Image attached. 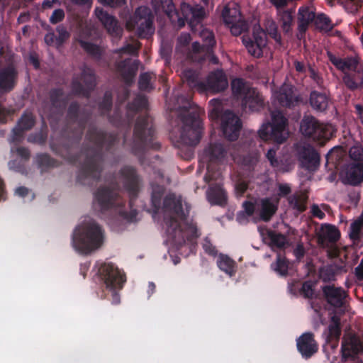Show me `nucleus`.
<instances>
[{"label":"nucleus","mask_w":363,"mask_h":363,"mask_svg":"<svg viewBox=\"0 0 363 363\" xmlns=\"http://www.w3.org/2000/svg\"><path fill=\"white\" fill-rule=\"evenodd\" d=\"M164 223L163 228L169 242L180 245L184 237L196 235V227L185 223L186 213L182 206L181 197L169 195L164 201Z\"/></svg>","instance_id":"1"},{"label":"nucleus","mask_w":363,"mask_h":363,"mask_svg":"<svg viewBox=\"0 0 363 363\" xmlns=\"http://www.w3.org/2000/svg\"><path fill=\"white\" fill-rule=\"evenodd\" d=\"M103 239V233L99 226L89 220L84 222L75 229L72 244L79 252L88 254L99 248Z\"/></svg>","instance_id":"2"},{"label":"nucleus","mask_w":363,"mask_h":363,"mask_svg":"<svg viewBox=\"0 0 363 363\" xmlns=\"http://www.w3.org/2000/svg\"><path fill=\"white\" fill-rule=\"evenodd\" d=\"M330 62L345 73L343 82L350 89L363 86V67L359 66L354 58L342 60L330 52H328Z\"/></svg>","instance_id":"3"},{"label":"nucleus","mask_w":363,"mask_h":363,"mask_svg":"<svg viewBox=\"0 0 363 363\" xmlns=\"http://www.w3.org/2000/svg\"><path fill=\"white\" fill-rule=\"evenodd\" d=\"M162 7L170 21L179 28L184 26L185 21H189V23L192 26L194 23L199 21L205 15V11L201 7L192 8L190 5L183 3L181 5V11L184 18L179 17L174 9L172 0H164Z\"/></svg>","instance_id":"4"},{"label":"nucleus","mask_w":363,"mask_h":363,"mask_svg":"<svg viewBox=\"0 0 363 363\" xmlns=\"http://www.w3.org/2000/svg\"><path fill=\"white\" fill-rule=\"evenodd\" d=\"M233 94L242 100V105L245 109L257 111L263 104L262 96L247 83L241 79H235L232 82Z\"/></svg>","instance_id":"5"},{"label":"nucleus","mask_w":363,"mask_h":363,"mask_svg":"<svg viewBox=\"0 0 363 363\" xmlns=\"http://www.w3.org/2000/svg\"><path fill=\"white\" fill-rule=\"evenodd\" d=\"M335 129L331 124L320 123L315 118L306 116L301 121L300 132L313 140H328L335 133Z\"/></svg>","instance_id":"6"},{"label":"nucleus","mask_w":363,"mask_h":363,"mask_svg":"<svg viewBox=\"0 0 363 363\" xmlns=\"http://www.w3.org/2000/svg\"><path fill=\"white\" fill-rule=\"evenodd\" d=\"M286 118L279 111L272 113V123L263 124L259 130V135L263 140H274L281 143L287 138L285 130Z\"/></svg>","instance_id":"7"},{"label":"nucleus","mask_w":363,"mask_h":363,"mask_svg":"<svg viewBox=\"0 0 363 363\" xmlns=\"http://www.w3.org/2000/svg\"><path fill=\"white\" fill-rule=\"evenodd\" d=\"M16 78L11 55L7 48L0 44V91H10L14 86Z\"/></svg>","instance_id":"8"},{"label":"nucleus","mask_w":363,"mask_h":363,"mask_svg":"<svg viewBox=\"0 0 363 363\" xmlns=\"http://www.w3.org/2000/svg\"><path fill=\"white\" fill-rule=\"evenodd\" d=\"M128 30H135L140 37H147L153 33L151 12L147 7H139L133 17L126 23Z\"/></svg>","instance_id":"9"},{"label":"nucleus","mask_w":363,"mask_h":363,"mask_svg":"<svg viewBox=\"0 0 363 363\" xmlns=\"http://www.w3.org/2000/svg\"><path fill=\"white\" fill-rule=\"evenodd\" d=\"M278 202L277 198L265 199L255 204L251 202H245L243 206L247 216H250L255 211H257L262 220H268L276 212Z\"/></svg>","instance_id":"10"},{"label":"nucleus","mask_w":363,"mask_h":363,"mask_svg":"<svg viewBox=\"0 0 363 363\" xmlns=\"http://www.w3.org/2000/svg\"><path fill=\"white\" fill-rule=\"evenodd\" d=\"M202 123L199 117L186 119L181 133V140L186 145H194L201 138Z\"/></svg>","instance_id":"11"},{"label":"nucleus","mask_w":363,"mask_h":363,"mask_svg":"<svg viewBox=\"0 0 363 363\" xmlns=\"http://www.w3.org/2000/svg\"><path fill=\"white\" fill-rule=\"evenodd\" d=\"M223 18L225 23L234 35H240L247 28V25L242 19L238 6L234 5L232 8L225 6L223 11Z\"/></svg>","instance_id":"12"},{"label":"nucleus","mask_w":363,"mask_h":363,"mask_svg":"<svg viewBox=\"0 0 363 363\" xmlns=\"http://www.w3.org/2000/svg\"><path fill=\"white\" fill-rule=\"evenodd\" d=\"M242 42L251 55L259 57L267 45L266 33L259 26H255L252 39L243 36Z\"/></svg>","instance_id":"13"},{"label":"nucleus","mask_w":363,"mask_h":363,"mask_svg":"<svg viewBox=\"0 0 363 363\" xmlns=\"http://www.w3.org/2000/svg\"><path fill=\"white\" fill-rule=\"evenodd\" d=\"M300 165L309 171H315L319 166L320 157L310 145H298L296 147Z\"/></svg>","instance_id":"14"},{"label":"nucleus","mask_w":363,"mask_h":363,"mask_svg":"<svg viewBox=\"0 0 363 363\" xmlns=\"http://www.w3.org/2000/svg\"><path fill=\"white\" fill-rule=\"evenodd\" d=\"M106 286L110 290H116L122 288L125 281L123 272L113 264H105L102 267Z\"/></svg>","instance_id":"15"},{"label":"nucleus","mask_w":363,"mask_h":363,"mask_svg":"<svg viewBox=\"0 0 363 363\" xmlns=\"http://www.w3.org/2000/svg\"><path fill=\"white\" fill-rule=\"evenodd\" d=\"M241 128L240 119L233 113L225 112L222 116V129L225 136L230 140L238 138Z\"/></svg>","instance_id":"16"},{"label":"nucleus","mask_w":363,"mask_h":363,"mask_svg":"<svg viewBox=\"0 0 363 363\" xmlns=\"http://www.w3.org/2000/svg\"><path fill=\"white\" fill-rule=\"evenodd\" d=\"M227 86L228 81L226 77L221 70H218L210 74L206 84L203 87L202 84H198V88L201 91L206 90L212 92H219L224 90Z\"/></svg>","instance_id":"17"},{"label":"nucleus","mask_w":363,"mask_h":363,"mask_svg":"<svg viewBox=\"0 0 363 363\" xmlns=\"http://www.w3.org/2000/svg\"><path fill=\"white\" fill-rule=\"evenodd\" d=\"M363 352V344L356 335L348 333L343 337L342 344V353L343 358L353 357Z\"/></svg>","instance_id":"18"},{"label":"nucleus","mask_w":363,"mask_h":363,"mask_svg":"<svg viewBox=\"0 0 363 363\" xmlns=\"http://www.w3.org/2000/svg\"><path fill=\"white\" fill-rule=\"evenodd\" d=\"M345 183L357 185L363 182V163L348 164L341 172Z\"/></svg>","instance_id":"19"},{"label":"nucleus","mask_w":363,"mask_h":363,"mask_svg":"<svg viewBox=\"0 0 363 363\" xmlns=\"http://www.w3.org/2000/svg\"><path fill=\"white\" fill-rule=\"evenodd\" d=\"M95 13L97 18L112 36L120 37L121 35L122 29L118 26L117 21L112 16L100 8L96 9Z\"/></svg>","instance_id":"20"},{"label":"nucleus","mask_w":363,"mask_h":363,"mask_svg":"<svg viewBox=\"0 0 363 363\" xmlns=\"http://www.w3.org/2000/svg\"><path fill=\"white\" fill-rule=\"evenodd\" d=\"M274 99L283 106H292L298 102V99L294 91V87L289 84H284L279 91L273 94Z\"/></svg>","instance_id":"21"},{"label":"nucleus","mask_w":363,"mask_h":363,"mask_svg":"<svg viewBox=\"0 0 363 363\" xmlns=\"http://www.w3.org/2000/svg\"><path fill=\"white\" fill-rule=\"evenodd\" d=\"M297 348L300 353L306 357H309L316 352L318 347L313 335L310 333H303L297 340Z\"/></svg>","instance_id":"22"},{"label":"nucleus","mask_w":363,"mask_h":363,"mask_svg":"<svg viewBox=\"0 0 363 363\" xmlns=\"http://www.w3.org/2000/svg\"><path fill=\"white\" fill-rule=\"evenodd\" d=\"M200 36L205 43V45L200 46L199 43L193 44V50L198 53H209L210 49L215 45L214 35L212 31L208 29L203 28L200 33Z\"/></svg>","instance_id":"23"},{"label":"nucleus","mask_w":363,"mask_h":363,"mask_svg":"<svg viewBox=\"0 0 363 363\" xmlns=\"http://www.w3.org/2000/svg\"><path fill=\"white\" fill-rule=\"evenodd\" d=\"M323 291L328 301L334 306H340L345 297V292L340 288H335L332 286L324 287Z\"/></svg>","instance_id":"24"},{"label":"nucleus","mask_w":363,"mask_h":363,"mask_svg":"<svg viewBox=\"0 0 363 363\" xmlns=\"http://www.w3.org/2000/svg\"><path fill=\"white\" fill-rule=\"evenodd\" d=\"M206 157L213 164L221 161L225 156V151L220 144L211 145L205 150Z\"/></svg>","instance_id":"25"},{"label":"nucleus","mask_w":363,"mask_h":363,"mask_svg":"<svg viewBox=\"0 0 363 363\" xmlns=\"http://www.w3.org/2000/svg\"><path fill=\"white\" fill-rule=\"evenodd\" d=\"M310 103L313 108L324 111L328 107V99L325 94L315 91L311 94Z\"/></svg>","instance_id":"26"},{"label":"nucleus","mask_w":363,"mask_h":363,"mask_svg":"<svg viewBox=\"0 0 363 363\" xmlns=\"http://www.w3.org/2000/svg\"><path fill=\"white\" fill-rule=\"evenodd\" d=\"M217 265L220 270L230 277L235 272V262L227 255L220 254L217 260Z\"/></svg>","instance_id":"27"},{"label":"nucleus","mask_w":363,"mask_h":363,"mask_svg":"<svg viewBox=\"0 0 363 363\" xmlns=\"http://www.w3.org/2000/svg\"><path fill=\"white\" fill-rule=\"evenodd\" d=\"M314 13L307 7H301L298 9L299 25L298 29L303 32L306 30L308 24L314 19Z\"/></svg>","instance_id":"28"},{"label":"nucleus","mask_w":363,"mask_h":363,"mask_svg":"<svg viewBox=\"0 0 363 363\" xmlns=\"http://www.w3.org/2000/svg\"><path fill=\"white\" fill-rule=\"evenodd\" d=\"M207 198L213 204L222 205L225 203L226 196L224 190L220 187L211 188L207 191Z\"/></svg>","instance_id":"29"},{"label":"nucleus","mask_w":363,"mask_h":363,"mask_svg":"<svg viewBox=\"0 0 363 363\" xmlns=\"http://www.w3.org/2000/svg\"><path fill=\"white\" fill-rule=\"evenodd\" d=\"M306 194L304 192L296 193L289 198L291 207L298 211H303L306 208Z\"/></svg>","instance_id":"30"},{"label":"nucleus","mask_w":363,"mask_h":363,"mask_svg":"<svg viewBox=\"0 0 363 363\" xmlns=\"http://www.w3.org/2000/svg\"><path fill=\"white\" fill-rule=\"evenodd\" d=\"M320 235L325 240L335 242L338 240L340 233L338 230L331 225H323L320 230Z\"/></svg>","instance_id":"31"},{"label":"nucleus","mask_w":363,"mask_h":363,"mask_svg":"<svg viewBox=\"0 0 363 363\" xmlns=\"http://www.w3.org/2000/svg\"><path fill=\"white\" fill-rule=\"evenodd\" d=\"M264 239H268L269 244L272 248H282L287 244L286 238L285 236L274 233L272 231H267V237Z\"/></svg>","instance_id":"32"},{"label":"nucleus","mask_w":363,"mask_h":363,"mask_svg":"<svg viewBox=\"0 0 363 363\" xmlns=\"http://www.w3.org/2000/svg\"><path fill=\"white\" fill-rule=\"evenodd\" d=\"M272 267L279 274L284 276L287 274L289 262L284 257L278 255L277 262L272 264Z\"/></svg>","instance_id":"33"},{"label":"nucleus","mask_w":363,"mask_h":363,"mask_svg":"<svg viewBox=\"0 0 363 363\" xmlns=\"http://www.w3.org/2000/svg\"><path fill=\"white\" fill-rule=\"evenodd\" d=\"M34 124L33 116L30 113H26L19 120L18 127L14 130H24L31 128Z\"/></svg>","instance_id":"34"},{"label":"nucleus","mask_w":363,"mask_h":363,"mask_svg":"<svg viewBox=\"0 0 363 363\" xmlns=\"http://www.w3.org/2000/svg\"><path fill=\"white\" fill-rule=\"evenodd\" d=\"M209 104V118L211 120L218 119L222 110L221 101L218 99H212L210 101Z\"/></svg>","instance_id":"35"},{"label":"nucleus","mask_w":363,"mask_h":363,"mask_svg":"<svg viewBox=\"0 0 363 363\" xmlns=\"http://www.w3.org/2000/svg\"><path fill=\"white\" fill-rule=\"evenodd\" d=\"M349 155L355 163H363V149L359 145L352 146L349 151Z\"/></svg>","instance_id":"36"},{"label":"nucleus","mask_w":363,"mask_h":363,"mask_svg":"<svg viewBox=\"0 0 363 363\" xmlns=\"http://www.w3.org/2000/svg\"><path fill=\"white\" fill-rule=\"evenodd\" d=\"M328 341H331L332 340L337 341L340 335V329L338 323L334 322L332 325H330L328 328ZM337 347V342H336L334 345H332L333 348H336Z\"/></svg>","instance_id":"37"},{"label":"nucleus","mask_w":363,"mask_h":363,"mask_svg":"<svg viewBox=\"0 0 363 363\" xmlns=\"http://www.w3.org/2000/svg\"><path fill=\"white\" fill-rule=\"evenodd\" d=\"M317 28L323 30H329L332 28L330 19L324 14H319L315 18Z\"/></svg>","instance_id":"38"},{"label":"nucleus","mask_w":363,"mask_h":363,"mask_svg":"<svg viewBox=\"0 0 363 363\" xmlns=\"http://www.w3.org/2000/svg\"><path fill=\"white\" fill-rule=\"evenodd\" d=\"M345 150L342 147H335L333 148L327 155L328 162H337L344 155Z\"/></svg>","instance_id":"39"},{"label":"nucleus","mask_w":363,"mask_h":363,"mask_svg":"<svg viewBox=\"0 0 363 363\" xmlns=\"http://www.w3.org/2000/svg\"><path fill=\"white\" fill-rule=\"evenodd\" d=\"M266 29L268 33L277 42H281V36L278 33L277 26L274 21L268 20L266 23Z\"/></svg>","instance_id":"40"},{"label":"nucleus","mask_w":363,"mask_h":363,"mask_svg":"<svg viewBox=\"0 0 363 363\" xmlns=\"http://www.w3.org/2000/svg\"><path fill=\"white\" fill-rule=\"evenodd\" d=\"M292 16L291 13L284 11L281 16V28L285 33H289L291 28Z\"/></svg>","instance_id":"41"},{"label":"nucleus","mask_w":363,"mask_h":363,"mask_svg":"<svg viewBox=\"0 0 363 363\" xmlns=\"http://www.w3.org/2000/svg\"><path fill=\"white\" fill-rule=\"evenodd\" d=\"M183 80L186 81L190 86H196L197 74L191 70H186L182 74Z\"/></svg>","instance_id":"42"},{"label":"nucleus","mask_w":363,"mask_h":363,"mask_svg":"<svg viewBox=\"0 0 363 363\" xmlns=\"http://www.w3.org/2000/svg\"><path fill=\"white\" fill-rule=\"evenodd\" d=\"M152 76L150 74L144 73L140 75L139 80V86L142 90H148L151 88L150 81Z\"/></svg>","instance_id":"43"},{"label":"nucleus","mask_w":363,"mask_h":363,"mask_svg":"<svg viewBox=\"0 0 363 363\" xmlns=\"http://www.w3.org/2000/svg\"><path fill=\"white\" fill-rule=\"evenodd\" d=\"M65 16V13L62 9L55 10L50 16V21L52 23H57L61 21Z\"/></svg>","instance_id":"44"},{"label":"nucleus","mask_w":363,"mask_h":363,"mask_svg":"<svg viewBox=\"0 0 363 363\" xmlns=\"http://www.w3.org/2000/svg\"><path fill=\"white\" fill-rule=\"evenodd\" d=\"M80 44L87 52L92 55H96L99 51V48L96 45L91 44L88 42L80 40Z\"/></svg>","instance_id":"45"},{"label":"nucleus","mask_w":363,"mask_h":363,"mask_svg":"<svg viewBox=\"0 0 363 363\" xmlns=\"http://www.w3.org/2000/svg\"><path fill=\"white\" fill-rule=\"evenodd\" d=\"M150 128V123L148 119L143 120V121H138L135 126V133L137 134H140L142 132H144L146 128Z\"/></svg>","instance_id":"46"},{"label":"nucleus","mask_w":363,"mask_h":363,"mask_svg":"<svg viewBox=\"0 0 363 363\" xmlns=\"http://www.w3.org/2000/svg\"><path fill=\"white\" fill-rule=\"evenodd\" d=\"M275 156V150L274 149H270L268 150L267 153V157L269 160L271 164L274 167H279V162L277 160L274 159Z\"/></svg>","instance_id":"47"},{"label":"nucleus","mask_w":363,"mask_h":363,"mask_svg":"<svg viewBox=\"0 0 363 363\" xmlns=\"http://www.w3.org/2000/svg\"><path fill=\"white\" fill-rule=\"evenodd\" d=\"M302 291L305 296L311 297L313 295V290L312 286L309 283H304L302 286Z\"/></svg>","instance_id":"48"},{"label":"nucleus","mask_w":363,"mask_h":363,"mask_svg":"<svg viewBox=\"0 0 363 363\" xmlns=\"http://www.w3.org/2000/svg\"><path fill=\"white\" fill-rule=\"evenodd\" d=\"M101 4L110 6H117L125 3V0H99Z\"/></svg>","instance_id":"49"},{"label":"nucleus","mask_w":363,"mask_h":363,"mask_svg":"<svg viewBox=\"0 0 363 363\" xmlns=\"http://www.w3.org/2000/svg\"><path fill=\"white\" fill-rule=\"evenodd\" d=\"M311 212L313 216H315L320 219H323L325 217V213L318 206H313Z\"/></svg>","instance_id":"50"},{"label":"nucleus","mask_w":363,"mask_h":363,"mask_svg":"<svg viewBox=\"0 0 363 363\" xmlns=\"http://www.w3.org/2000/svg\"><path fill=\"white\" fill-rule=\"evenodd\" d=\"M293 165L294 160L286 157L283 159V167H280V169L283 172H286L288 171Z\"/></svg>","instance_id":"51"},{"label":"nucleus","mask_w":363,"mask_h":363,"mask_svg":"<svg viewBox=\"0 0 363 363\" xmlns=\"http://www.w3.org/2000/svg\"><path fill=\"white\" fill-rule=\"evenodd\" d=\"M140 45L138 43H135L133 45H128L123 48V52L128 53H134L139 48Z\"/></svg>","instance_id":"52"},{"label":"nucleus","mask_w":363,"mask_h":363,"mask_svg":"<svg viewBox=\"0 0 363 363\" xmlns=\"http://www.w3.org/2000/svg\"><path fill=\"white\" fill-rule=\"evenodd\" d=\"M247 189V184L245 182H239L235 186L236 194L241 196Z\"/></svg>","instance_id":"53"},{"label":"nucleus","mask_w":363,"mask_h":363,"mask_svg":"<svg viewBox=\"0 0 363 363\" xmlns=\"http://www.w3.org/2000/svg\"><path fill=\"white\" fill-rule=\"evenodd\" d=\"M83 78L84 82H89L90 83L94 81V76L92 71L90 69H87V72H84L83 74Z\"/></svg>","instance_id":"54"},{"label":"nucleus","mask_w":363,"mask_h":363,"mask_svg":"<svg viewBox=\"0 0 363 363\" xmlns=\"http://www.w3.org/2000/svg\"><path fill=\"white\" fill-rule=\"evenodd\" d=\"M203 248L208 254L213 255L216 252L214 247L208 240H205V242L203 243Z\"/></svg>","instance_id":"55"},{"label":"nucleus","mask_w":363,"mask_h":363,"mask_svg":"<svg viewBox=\"0 0 363 363\" xmlns=\"http://www.w3.org/2000/svg\"><path fill=\"white\" fill-rule=\"evenodd\" d=\"M190 35L188 33H184L179 38V43L180 45H186L190 41Z\"/></svg>","instance_id":"56"},{"label":"nucleus","mask_w":363,"mask_h":363,"mask_svg":"<svg viewBox=\"0 0 363 363\" xmlns=\"http://www.w3.org/2000/svg\"><path fill=\"white\" fill-rule=\"evenodd\" d=\"M16 155L21 157L22 159H26L29 156L28 150L25 148H18L16 151Z\"/></svg>","instance_id":"57"},{"label":"nucleus","mask_w":363,"mask_h":363,"mask_svg":"<svg viewBox=\"0 0 363 363\" xmlns=\"http://www.w3.org/2000/svg\"><path fill=\"white\" fill-rule=\"evenodd\" d=\"M108 196V192L107 191H104L101 194L99 193L96 196V198L97 201H99V203H101V205H103L104 201V200L105 199H106Z\"/></svg>","instance_id":"58"},{"label":"nucleus","mask_w":363,"mask_h":363,"mask_svg":"<svg viewBox=\"0 0 363 363\" xmlns=\"http://www.w3.org/2000/svg\"><path fill=\"white\" fill-rule=\"evenodd\" d=\"M57 32L59 33V38L60 40H64L69 37V33L63 28H58Z\"/></svg>","instance_id":"59"},{"label":"nucleus","mask_w":363,"mask_h":363,"mask_svg":"<svg viewBox=\"0 0 363 363\" xmlns=\"http://www.w3.org/2000/svg\"><path fill=\"white\" fill-rule=\"evenodd\" d=\"M291 191L290 186L288 184H280L279 185V194L281 195H286Z\"/></svg>","instance_id":"60"},{"label":"nucleus","mask_w":363,"mask_h":363,"mask_svg":"<svg viewBox=\"0 0 363 363\" xmlns=\"http://www.w3.org/2000/svg\"><path fill=\"white\" fill-rule=\"evenodd\" d=\"M269 1L277 8H281L286 4V0H269Z\"/></svg>","instance_id":"61"},{"label":"nucleus","mask_w":363,"mask_h":363,"mask_svg":"<svg viewBox=\"0 0 363 363\" xmlns=\"http://www.w3.org/2000/svg\"><path fill=\"white\" fill-rule=\"evenodd\" d=\"M15 192L19 196L23 197L28 193V190L25 187H18L16 189Z\"/></svg>","instance_id":"62"},{"label":"nucleus","mask_w":363,"mask_h":363,"mask_svg":"<svg viewBox=\"0 0 363 363\" xmlns=\"http://www.w3.org/2000/svg\"><path fill=\"white\" fill-rule=\"evenodd\" d=\"M355 108H356L357 113L358 114L359 118L360 119L361 123L363 125V108L361 105L357 104L355 106Z\"/></svg>","instance_id":"63"},{"label":"nucleus","mask_w":363,"mask_h":363,"mask_svg":"<svg viewBox=\"0 0 363 363\" xmlns=\"http://www.w3.org/2000/svg\"><path fill=\"white\" fill-rule=\"evenodd\" d=\"M355 273H356L357 277L359 279H363V265L359 264L358 267H357L355 269Z\"/></svg>","instance_id":"64"}]
</instances>
